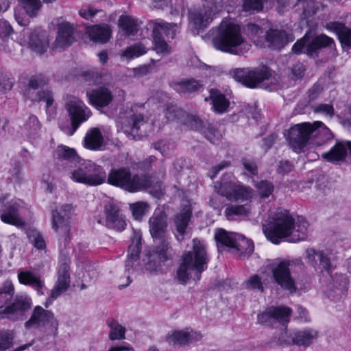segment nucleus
<instances>
[{"label": "nucleus", "mask_w": 351, "mask_h": 351, "mask_svg": "<svg viewBox=\"0 0 351 351\" xmlns=\"http://www.w3.org/2000/svg\"><path fill=\"white\" fill-rule=\"evenodd\" d=\"M285 136L295 152H300L307 145L320 146L332 138L330 130L318 121L296 124L287 130Z\"/></svg>", "instance_id": "nucleus-1"}, {"label": "nucleus", "mask_w": 351, "mask_h": 351, "mask_svg": "<svg viewBox=\"0 0 351 351\" xmlns=\"http://www.w3.org/2000/svg\"><path fill=\"white\" fill-rule=\"evenodd\" d=\"M214 47L223 52L243 56L251 47L241 32V27L231 20H223L213 39Z\"/></svg>", "instance_id": "nucleus-2"}, {"label": "nucleus", "mask_w": 351, "mask_h": 351, "mask_svg": "<svg viewBox=\"0 0 351 351\" xmlns=\"http://www.w3.org/2000/svg\"><path fill=\"white\" fill-rule=\"evenodd\" d=\"M207 256L204 245L197 239L193 241V250L184 254L182 263L178 267L176 276L182 284H186L189 276L195 271V280H199L201 273L207 264Z\"/></svg>", "instance_id": "nucleus-3"}, {"label": "nucleus", "mask_w": 351, "mask_h": 351, "mask_svg": "<svg viewBox=\"0 0 351 351\" xmlns=\"http://www.w3.org/2000/svg\"><path fill=\"white\" fill-rule=\"evenodd\" d=\"M293 228V217L288 210L281 208L272 213L268 223L263 225L265 235L274 244L280 243L283 239H289Z\"/></svg>", "instance_id": "nucleus-4"}, {"label": "nucleus", "mask_w": 351, "mask_h": 351, "mask_svg": "<svg viewBox=\"0 0 351 351\" xmlns=\"http://www.w3.org/2000/svg\"><path fill=\"white\" fill-rule=\"evenodd\" d=\"M107 182L130 193H136L151 186L149 180L145 176L132 174L128 167L112 169L106 178Z\"/></svg>", "instance_id": "nucleus-5"}, {"label": "nucleus", "mask_w": 351, "mask_h": 351, "mask_svg": "<svg viewBox=\"0 0 351 351\" xmlns=\"http://www.w3.org/2000/svg\"><path fill=\"white\" fill-rule=\"evenodd\" d=\"M268 267L271 271L274 282L278 285L290 293L296 292L297 287L295 280L291 276V271L294 267L303 269L304 264L301 259L291 261L283 258L276 259Z\"/></svg>", "instance_id": "nucleus-6"}, {"label": "nucleus", "mask_w": 351, "mask_h": 351, "mask_svg": "<svg viewBox=\"0 0 351 351\" xmlns=\"http://www.w3.org/2000/svg\"><path fill=\"white\" fill-rule=\"evenodd\" d=\"M215 188L218 193L230 201H245L252 197V189L237 181L232 174L224 175Z\"/></svg>", "instance_id": "nucleus-7"}, {"label": "nucleus", "mask_w": 351, "mask_h": 351, "mask_svg": "<svg viewBox=\"0 0 351 351\" xmlns=\"http://www.w3.org/2000/svg\"><path fill=\"white\" fill-rule=\"evenodd\" d=\"M48 83V79L42 74L32 76L29 80L28 84L23 91V96L25 99L32 101H46L47 112H53L51 107L53 99L52 93L49 90H40Z\"/></svg>", "instance_id": "nucleus-8"}, {"label": "nucleus", "mask_w": 351, "mask_h": 351, "mask_svg": "<svg viewBox=\"0 0 351 351\" xmlns=\"http://www.w3.org/2000/svg\"><path fill=\"white\" fill-rule=\"evenodd\" d=\"M72 211L73 207L66 204L62 206L60 210H54L51 213L52 228L58 234L60 248L66 247L71 240L69 219Z\"/></svg>", "instance_id": "nucleus-9"}, {"label": "nucleus", "mask_w": 351, "mask_h": 351, "mask_svg": "<svg viewBox=\"0 0 351 351\" xmlns=\"http://www.w3.org/2000/svg\"><path fill=\"white\" fill-rule=\"evenodd\" d=\"M271 76V71L265 65L252 69H235L232 71V77L235 80L250 88H255Z\"/></svg>", "instance_id": "nucleus-10"}, {"label": "nucleus", "mask_w": 351, "mask_h": 351, "mask_svg": "<svg viewBox=\"0 0 351 351\" xmlns=\"http://www.w3.org/2000/svg\"><path fill=\"white\" fill-rule=\"evenodd\" d=\"M170 251V243L166 240L150 250L143 259L145 270L151 274L158 272L162 264L171 258Z\"/></svg>", "instance_id": "nucleus-11"}, {"label": "nucleus", "mask_w": 351, "mask_h": 351, "mask_svg": "<svg viewBox=\"0 0 351 351\" xmlns=\"http://www.w3.org/2000/svg\"><path fill=\"white\" fill-rule=\"evenodd\" d=\"M23 202L19 199L8 202V195L0 197L1 206V219L4 223L22 227L25 222L21 217V210L23 206Z\"/></svg>", "instance_id": "nucleus-12"}, {"label": "nucleus", "mask_w": 351, "mask_h": 351, "mask_svg": "<svg viewBox=\"0 0 351 351\" xmlns=\"http://www.w3.org/2000/svg\"><path fill=\"white\" fill-rule=\"evenodd\" d=\"M332 42V38L324 34L317 36L311 40L305 35L293 45L292 51L297 54L303 52L311 56L318 49L330 45Z\"/></svg>", "instance_id": "nucleus-13"}, {"label": "nucleus", "mask_w": 351, "mask_h": 351, "mask_svg": "<svg viewBox=\"0 0 351 351\" xmlns=\"http://www.w3.org/2000/svg\"><path fill=\"white\" fill-rule=\"evenodd\" d=\"M65 108L71 120L72 132L70 135H72L81 123L88 119L91 112L81 100L77 98L69 100L65 104Z\"/></svg>", "instance_id": "nucleus-14"}, {"label": "nucleus", "mask_w": 351, "mask_h": 351, "mask_svg": "<svg viewBox=\"0 0 351 351\" xmlns=\"http://www.w3.org/2000/svg\"><path fill=\"white\" fill-rule=\"evenodd\" d=\"M104 212L106 217L99 218L97 220L98 223L117 231H122L125 229L126 223L117 204H107L105 206Z\"/></svg>", "instance_id": "nucleus-15"}, {"label": "nucleus", "mask_w": 351, "mask_h": 351, "mask_svg": "<svg viewBox=\"0 0 351 351\" xmlns=\"http://www.w3.org/2000/svg\"><path fill=\"white\" fill-rule=\"evenodd\" d=\"M291 312V309L287 306H270L258 315V321L263 324H269L273 321L282 325L287 324L289 322Z\"/></svg>", "instance_id": "nucleus-16"}, {"label": "nucleus", "mask_w": 351, "mask_h": 351, "mask_svg": "<svg viewBox=\"0 0 351 351\" xmlns=\"http://www.w3.org/2000/svg\"><path fill=\"white\" fill-rule=\"evenodd\" d=\"M50 324L55 331L58 330V323L55 319L53 313L48 310L44 309L40 306H36L32 313L28 321L25 323V327L29 329L33 326H40Z\"/></svg>", "instance_id": "nucleus-17"}, {"label": "nucleus", "mask_w": 351, "mask_h": 351, "mask_svg": "<svg viewBox=\"0 0 351 351\" xmlns=\"http://www.w3.org/2000/svg\"><path fill=\"white\" fill-rule=\"evenodd\" d=\"M70 286V275L69 273V266L64 263L60 265L58 273V280L53 288L51 290L50 295L45 306L48 308L52 303V301L57 299L63 293H64Z\"/></svg>", "instance_id": "nucleus-18"}, {"label": "nucleus", "mask_w": 351, "mask_h": 351, "mask_svg": "<svg viewBox=\"0 0 351 351\" xmlns=\"http://www.w3.org/2000/svg\"><path fill=\"white\" fill-rule=\"evenodd\" d=\"M32 300L26 295H16L12 302L3 308L5 316L12 320H17L22 317L24 312L31 308Z\"/></svg>", "instance_id": "nucleus-19"}, {"label": "nucleus", "mask_w": 351, "mask_h": 351, "mask_svg": "<svg viewBox=\"0 0 351 351\" xmlns=\"http://www.w3.org/2000/svg\"><path fill=\"white\" fill-rule=\"evenodd\" d=\"M75 27L73 24L63 21L58 25V35L54 42V48L60 49L69 47L75 41Z\"/></svg>", "instance_id": "nucleus-20"}, {"label": "nucleus", "mask_w": 351, "mask_h": 351, "mask_svg": "<svg viewBox=\"0 0 351 351\" xmlns=\"http://www.w3.org/2000/svg\"><path fill=\"white\" fill-rule=\"evenodd\" d=\"M215 5L212 3H207L202 8L192 12L189 19L197 28L206 27L213 19L216 13Z\"/></svg>", "instance_id": "nucleus-21"}, {"label": "nucleus", "mask_w": 351, "mask_h": 351, "mask_svg": "<svg viewBox=\"0 0 351 351\" xmlns=\"http://www.w3.org/2000/svg\"><path fill=\"white\" fill-rule=\"evenodd\" d=\"M202 335L193 330H175L166 337L168 343L173 345L186 346L202 339Z\"/></svg>", "instance_id": "nucleus-22"}, {"label": "nucleus", "mask_w": 351, "mask_h": 351, "mask_svg": "<svg viewBox=\"0 0 351 351\" xmlns=\"http://www.w3.org/2000/svg\"><path fill=\"white\" fill-rule=\"evenodd\" d=\"M149 232L154 239H160L163 242L165 239V232L167 227V216L162 211L154 213L149 220Z\"/></svg>", "instance_id": "nucleus-23"}, {"label": "nucleus", "mask_w": 351, "mask_h": 351, "mask_svg": "<svg viewBox=\"0 0 351 351\" xmlns=\"http://www.w3.org/2000/svg\"><path fill=\"white\" fill-rule=\"evenodd\" d=\"M348 151L351 156V141H338L328 152H324L322 157L328 162L337 163L346 160Z\"/></svg>", "instance_id": "nucleus-24"}, {"label": "nucleus", "mask_w": 351, "mask_h": 351, "mask_svg": "<svg viewBox=\"0 0 351 351\" xmlns=\"http://www.w3.org/2000/svg\"><path fill=\"white\" fill-rule=\"evenodd\" d=\"M263 40L262 47H268L273 49H280L289 43L285 31L272 28L264 34Z\"/></svg>", "instance_id": "nucleus-25"}, {"label": "nucleus", "mask_w": 351, "mask_h": 351, "mask_svg": "<svg viewBox=\"0 0 351 351\" xmlns=\"http://www.w3.org/2000/svg\"><path fill=\"white\" fill-rule=\"evenodd\" d=\"M86 33L92 41L106 43L111 37L112 29L108 24L103 23L87 27Z\"/></svg>", "instance_id": "nucleus-26"}, {"label": "nucleus", "mask_w": 351, "mask_h": 351, "mask_svg": "<svg viewBox=\"0 0 351 351\" xmlns=\"http://www.w3.org/2000/svg\"><path fill=\"white\" fill-rule=\"evenodd\" d=\"M90 104L96 108L107 106L112 101V92L106 87H99L87 94Z\"/></svg>", "instance_id": "nucleus-27"}, {"label": "nucleus", "mask_w": 351, "mask_h": 351, "mask_svg": "<svg viewBox=\"0 0 351 351\" xmlns=\"http://www.w3.org/2000/svg\"><path fill=\"white\" fill-rule=\"evenodd\" d=\"M18 278L21 284L32 287L38 294L44 293L43 289L45 285L40 275L31 271H20L18 273Z\"/></svg>", "instance_id": "nucleus-28"}, {"label": "nucleus", "mask_w": 351, "mask_h": 351, "mask_svg": "<svg viewBox=\"0 0 351 351\" xmlns=\"http://www.w3.org/2000/svg\"><path fill=\"white\" fill-rule=\"evenodd\" d=\"M92 162L90 160H80L75 165V169L71 173V178L73 181L84 184H88V175L91 171Z\"/></svg>", "instance_id": "nucleus-29"}, {"label": "nucleus", "mask_w": 351, "mask_h": 351, "mask_svg": "<svg viewBox=\"0 0 351 351\" xmlns=\"http://www.w3.org/2000/svg\"><path fill=\"white\" fill-rule=\"evenodd\" d=\"M209 93V97H206L205 101L211 100L213 109L215 112L220 114L225 112L230 105V102L226 96L215 88L210 89Z\"/></svg>", "instance_id": "nucleus-30"}, {"label": "nucleus", "mask_w": 351, "mask_h": 351, "mask_svg": "<svg viewBox=\"0 0 351 351\" xmlns=\"http://www.w3.org/2000/svg\"><path fill=\"white\" fill-rule=\"evenodd\" d=\"M54 156L60 161L71 164V167L73 166L72 165H77L81 160L75 149L62 145L57 147L54 152Z\"/></svg>", "instance_id": "nucleus-31"}, {"label": "nucleus", "mask_w": 351, "mask_h": 351, "mask_svg": "<svg viewBox=\"0 0 351 351\" xmlns=\"http://www.w3.org/2000/svg\"><path fill=\"white\" fill-rule=\"evenodd\" d=\"M191 217V211L189 208H186L178 213L174 218V226L177 234V239L180 241L183 239V235L186 232Z\"/></svg>", "instance_id": "nucleus-32"}, {"label": "nucleus", "mask_w": 351, "mask_h": 351, "mask_svg": "<svg viewBox=\"0 0 351 351\" xmlns=\"http://www.w3.org/2000/svg\"><path fill=\"white\" fill-rule=\"evenodd\" d=\"M84 141L86 148L90 150H99L103 145L104 137L100 130L94 128L87 132Z\"/></svg>", "instance_id": "nucleus-33"}, {"label": "nucleus", "mask_w": 351, "mask_h": 351, "mask_svg": "<svg viewBox=\"0 0 351 351\" xmlns=\"http://www.w3.org/2000/svg\"><path fill=\"white\" fill-rule=\"evenodd\" d=\"M308 222L303 217H298L297 221H294V228L288 241L296 243L305 240L308 237Z\"/></svg>", "instance_id": "nucleus-34"}, {"label": "nucleus", "mask_w": 351, "mask_h": 351, "mask_svg": "<svg viewBox=\"0 0 351 351\" xmlns=\"http://www.w3.org/2000/svg\"><path fill=\"white\" fill-rule=\"evenodd\" d=\"M237 233L229 232L223 229H218L216 230L215 239L217 242L219 250L223 247L234 248L235 241L237 239Z\"/></svg>", "instance_id": "nucleus-35"}, {"label": "nucleus", "mask_w": 351, "mask_h": 351, "mask_svg": "<svg viewBox=\"0 0 351 351\" xmlns=\"http://www.w3.org/2000/svg\"><path fill=\"white\" fill-rule=\"evenodd\" d=\"M317 337V331L306 329L295 332L292 336V343L298 346H308Z\"/></svg>", "instance_id": "nucleus-36"}, {"label": "nucleus", "mask_w": 351, "mask_h": 351, "mask_svg": "<svg viewBox=\"0 0 351 351\" xmlns=\"http://www.w3.org/2000/svg\"><path fill=\"white\" fill-rule=\"evenodd\" d=\"M49 42L42 32H34L30 35L29 40V47L35 52L42 54L47 50Z\"/></svg>", "instance_id": "nucleus-37"}, {"label": "nucleus", "mask_w": 351, "mask_h": 351, "mask_svg": "<svg viewBox=\"0 0 351 351\" xmlns=\"http://www.w3.org/2000/svg\"><path fill=\"white\" fill-rule=\"evenodd\" d=\"M147 119L141 114H133L130 115V121L128 125L130 132L133 135L144 136L146 134L145 128L147 125Z\"/></svg>", "instance_id": "nucleus-38"}, {"label": "nucleus", "mask_w": 351, "mask_h": 351, "mask_svg": "<svg viewBox=\"0 0 351 351\" xmlns=\"http://www.w3.org/2000/svg\"><path fill=\"white\" fill-rule=\"evenodd\" d=\"M153 47L152 49L158 54L168 55L171 52V48L165 41L161 34L158 32V27H153L152 30Z\"/></svg>", "instance_id": "nucleus-39"}, {"label": "nucleus", "mask_w": 351, "mask_h": 351, "mask_svg": "<svg viewBox=\"0 0 351 351\" xmlns=\"http://www.w3.org/2000/svg\"><path fill=\"white\" fill-rule=\"evenodd\" d=\"M237 237L233 249L236 250L238 256L245 258L251 254L254 251L253 243L241 234H237Z\"/></svg>", "instance_id": "nucleus-40"}, {"label": "nucleus", "mask_w": 351, "mask_h": 351, "mask_svg": "<svg viewBox=\"0 0 351 351\" xmlns=\"http://www.w3.org/2000/svg\"><path fill=\"white\" fill-rule=\"evenodd\" d=\"M118 25L127 36L135 35L138 32V21L131 16H120L118 20Z\"/></svg>", "instance_id": "nucleus-41"}, {"label": "nucleus", "mask_w": 351, "mask_h": 351, "mask_svg": "<svg viewBox=\"0 0 351 351\" xmlns=\"http://www.w3.org/2000/svg\"><path fill=\"white\" fill-rule=\"evenodd\" d=\"M202 86L199 82L193 78H189L175 83L174 89L180 93L190 94L197 91Z\"/></svg>", "instance_id": "nucleus-42"}, {"label": "nucleus", "mask_w": 351, "mask_h": 351, "mask_svg": "<svg viewBox=\"0 0 351 351\" xmlns=\"http://www.w3.org/2000/svg\"><path fill=\"white\" fill-rule=\"evenodd\" d=\"M91 171L88 175V186H97L104 183L106 180L107 175L104 169L92 162Z\"/></svg>", "instance_id": "nucleus-43"}, {"label": "nucleus", "mask_w": 351, "mask_h": 351, "mask_svg": "<svg viewBox=\"0 0 351 351\" xmlns=\"http://www.w3.org/2000/svg\"><path fill=\"white\" fill-rule=\"evenodd\" d=\"M250 204L230 205L225 210V215L228 220H234L237 217H247L250 213Z\"/></svg>", "instance_id": "nucleus-44"}, {"label": "nucleus", "mask_w": 351, "mask_h": 351, "mask_svg": "<svg viewBox=\"0 0 351 351\" xmlns=\"http://www.w3.org/2000/svg\"><path fill=\"white\" fill-rule=\"evenodd\" d=\"M14 293L13 284L11 281H5L0 291V309L1 313L3 314V308H5L10 304Z\"/></svg>", "instance_id": "nucleus-45"}, {"label": "nucleus", "mask_w": 351, "mask_h": 351, "mask_svg": "<svg viewBox=\"0 0 351 351\" xmlns=\"http://www.w3.org/2000/svg\"><path fill=\"white\" fill-rule=\"evenodd\" d=\"M153 27H158V32L161 34L163 32L167 37L174 38L178 31V26L175 23H167L162 20H157L153 23Z\"/></svg>", "instance_id": "nucleus-46"}, {"label": "nucleus", "mask_w": 351, "mask_h": 351, "mask_svg": "<svg viewBox=\"0 0 351 351\" xmlns=\"http://www.w3.org/2000/svg\"><path fill=\"white\" fill-rule=\"evenodd\" d=\"M332 25L341 45L346 47H350L351 29L346 27L344 24L341 23H335Z\"/></svg>", "instance_id": "nucleus-47"}, {"label": "nucleus", "mask_w": 351, "mask_h": 351, "mask_svg": "<svg viewBox=\"0 0 351 351\" xmlns=\"http://www.w3.org/2000/svg\"><path fill=\"white\" fill-rule=\"evenodd\" d=\"M19 5L30 17H36L40 10L42 3L40 0H18Z\"/></svg>", "instance_id": "nucleus-48"}, {"label": "nucleus", "mask_w": 351, "mask_h": 351, "mask_svg": "<svg viewBox=\"0 0 351 351\" xmlns=\"http://www.w3.org/2000/svg\"><path fill=\"white\" fill-rule=\"evenodd\" d=\"M147 52L145 47L141 43H136L122 51L121 56L128 59H132L145 54Z\"/></svg>", "instance_id": "nucleus-49"}, {"label": "nucleus", "mask_w": 351, "mask_h": 351, "mask_svg": "<svg viewBox=\"0 0 351 351\" xmlns=\"http://www.w3.org/2000/svg\"><path fill=\"white\" fill-rule=\"evenodd\" d=\"M247 32L251 39L256 45L260 47H262L264 45V36H262L263 34V32L257 25L248 24Z\"/></svg>", "instance_id": "nucleus-50"}, {"label": "nucleus", "mask_w": 351, "mask_h": 351, "mask_svg": "<svg viewBox=\"0 0 351 351\" xmlns=\"http://www.w3.org/2000/svg\"><path fill=\"white\" fill-rule=\"evenodd\" d=\"M348 280L344 276H337L333 279V291L337 296L341 298L348 290Z\"/></svg>", "instance_id": "nucleus-51"}, {"label": "nucleus", "mask_w": 351, "mask_h": 351, "mask_svg": "<svg viewBox=\"0 0 351 351\" xmlns=\"http://www.w3.org/2000/svg\"><path fill=\"white\" fill-rule=\"evenodd\" d=\"M149 208L148 204L144 202H137L130 204V209L136 220H141Z\"/></svg>", "instance_id": "nucleus-52"}, {"label": "nucleus", "mask_w": 351, "mask_h": 351, "mask_svg": "<svg viewBox=\"0 0 351 351\" xmlns=\"http://www.w3.org/2000/svg\"><path fill=\"white\" fill-rule=\"evenodd\" d=\"M243 286L248 290H257L260 291L261 292H263L264 291V287L261 280V278L257 274H254L250 276L243 282Z\"/></svg>", "instance_id": "nucleus-53"}, {"label": "nucleus", "mask_w": 351, "mask_h": 351, "mask_svg": "<svg viewBox=\"0 0 351 351\" xmlns=\"http://www.w3.org/2000/svg\"><path fill=\"white\" fill-rule=\"evenodd\" d=\"M24 128L28 135L32 137L37 135L40 129V125L38 118L34 115L29 116L28 120L24 125Z\"/></svg>", "instance_id": "nucleus-54"}, {"label": "nucleus", "mask_w": 351, "mask_h": 351, "mask_svg": "<svg viewBox=\"0 0 351 351\" xmlns=\"http://www.w3.org/2000/svg\"><path fill=\"white\" fill-rule=\"evenodd\" d=\"M27 237L29 241L35 247L39 250L45 248V241L39 232L36 230H29L27 232Z\"/></svg>", "instance_id": "nucleus-55"}, {"label": "nucleus", "mask_w": 351, "mask_h": 351, "mask_svg": "<svg viewBox=\"0 0 351 351\" xmlns=\"http://www.w3.org/2000/svg\"><path fill=\"white\" fill-rule=\"evenodd\" d=\"M110 331L109 333V339L112 341L124 339L125 338V329L118 323L109 324Z\"/></svg>", "instance_id": "nucleus-56"}, {"label": "nucleus", "mask_w": 351, "mask_h": 351, "mask_svg": "<svg viewBox=\"0 0 351 351\" xmlns=\"http://www.w3.org/2000/svg\"><path fill=\"white\" fill-rule=\"evenodd\" d=\"M255 187L259 195L263 198L268 197L274 191L273 184L267 180H263L256 183Z\"/></svg>", "instance_id": "nucleus-57"}, {"label": "nucleus", "mask_w": 351, "mask_h": 351, "mask_svg": "<svg viewBox=\"0 0 351 351\" xmlns=\"http://www.w3.org/2000/svg\"><path fill=\"white\" fill-rule=\"evenodd\" d=\"M14 335L12 331H4L0 334V351H6L13 346Z\"/></svg>", "instance_id": "nucleus-58"}, {"label": "nucleus", "mask_w": 351, "mask_h": 351, "mask_svg": "<svg viewBox=\"0 0 351 351\" xmlns=\"http://www.w3.org/2000/svg\"><path fill=\"white\" fill-rule=\"evenodd\" d=\"M184 112L180 108L174 106H168L165 110V117L167 121H171L182 117Z\"/></svg>", "instance_id": "nucleus-59"}, {"label": "nucleus", "mask_w": 351, "mask_h": 351, "mask_svg": "<svg viewBox=\"0 0 351 351\" xmlns=\"http://www.w3.org/2000/svg\"><path fill=\"white\" fill-rule=\"evenodd\" d=\"M141 238H134L132 241V244L129 246L128 256L131 257L132 259L138 260L141 252Z\"/></svg>", "instance_id": "nucleus-60"}, {"label": "nucleus", "mask_w": 351, "mask_h": 351, "mask_svg": "<svg viewBox=\"0 0 351 351\" xmlns=\"http://www.w3.org/2000/svg\"><path fill=\"white\" fill-rule=\"evenodd\" d=\"M263 0H244L243 9L245 12L260 11L263 9Z\"/></svg>", "instance_id": "nucleus-61"}, {"label": "nucleus", "mask_w": 351, "mask_h": 351, "mask_svg": "<svg viewBox=\"0 0 351 351\" xmlns=\"http://www.w3.org/2000/svg\"><path fill=\"white\" fill-rule=\"evenodd\" d=\"M316 265H317L322 271L326 270L329 271L330 268V258L323 252H319L318 254L317 264Z\"/></svg>", "instance_id": "nucleus-62"}, {"label": "nucleus", "mask_w": 351, "mask_h": 351, "mask_svg": "<svg viewBox=\"0 0 351 351\" xmlns=\"http://www.w3.org/2000/svg\"><path fill=\"white\" fill-rule=\"evenodd\" d=\"M305 70V66L302 63L296 62L291 67L293 78L295 80L301 79L304 75Z\"/></svg>", "instance_id": "nucleus-63"}, {"label": "nucleus", "mask_w": 351, "mask_h": 351, "mask_svg": "<svg viewBox=\"0 0 351 351\" xmlns=\"http://www.w3.org/2000/svg\"><path fill=\"white\" fill-rule=\"evenodd\" d=\"M206 136L212 143H217L221 138V134L215 128H210L206 134Z\"/></svg>", "instance_id": "nucleus-64"}]
</instances>
